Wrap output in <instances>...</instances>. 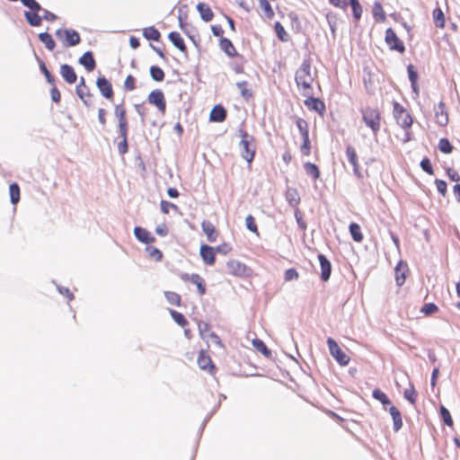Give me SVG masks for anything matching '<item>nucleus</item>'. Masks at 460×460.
Returning a JSON list of instances; mask_svg holds the SVG:
<instances>
[{
    "label": "nucleus",
    "instance_id": "nucleus-52",
    "mask_svg": "<svg viewBox=\"0 0 460 460\" xmlns=\"http://www.w3.org/2000/svg\"><path fill=\"white\" fill-rule=\"evenodd\" d=\"M246 84V81L238 82L236 83V86L241 90L242 96L245 99H249L252 96V93L251 90L244 87Z\"/></svg>",
    "mask_w": 460,
    "mask_h": 460
},
{
    "label": "nucleus",
    "instance_id": "nucleus-10",
    "mask_svg": "<svg viewBox=\"0 0 460 460\" xmlns=\"http://www.w3.org/2000/svg\"><path fill=\"white\" fill-rule=\"evenodd\" d=\"M318 260L321 266V279L323 281L329 280L332 274V264L325 255L318 254Z\"/></svg>",
    "mask_w": 460,
    "mask_h": 460
},
{
    "label": "nucleus",
    "instance_id": "nucleus-29",
    "mask_svg": "<svg viewBox=\"0 0 460 460\" xmlns=\"http://www.w3.org/2000/svg\"><path fill=\"white\" fill-rule=\"evenodd\" d=\"M349 229L351 237L355 242L360 243L363 240V234L361 233V228L358 224L354 222L350 223L349 226Z\"/></svg>",
    "mask_w": 460,
    "mask_h": 460
},
{
    "label": "nucleus",
    "instance_id": "nucleus-15",
    "mask_svg": "<svg viewBox=\"0 0 460 460\" xmlns=\"http://www.w3.org/2000/svg\"><path fill=\"white\" fill-rule=\"evenodd\" d=\"M134 234H135L136 238L143 243L149 244V243H154L155 240V238L154 236H152L151 234L147 230H146L145 228H143L141 226H136L134 228Z\"/></svg>",
    "mask_w": 460,
    "mask_h": 460
},
{
    "label": "nucleus",
    "instance_id": "nucleus-62",
    "mask_svg": "<svg viewBox=\"0 0 460 460\" xmlns=\"http://www.w3.org/2000/svg\"><path fill=\"white\" fill-rule=\"evenodd\" d=\"M124 87L128 91H132L135 89V78L133 75H128L124 82Z\"/></svg>",
    "mask_w": 460,
    "mask_h": 460
},
{
    "label": "nucleus",
    "instance_id": "nucleus-58",
    "mask_svg": "<svg viewBox=\"0 0 460 460\" xmlns=\"http://www.w3.org/2000/svg\"><path fill=\"white\" fill-rule=\"evenodd\" d=\"M160 207H161L162 212L164 213V214H168L170 208H172L174 210H178V207L175 204L171 203V202L166 201V200H162L161 204H160Z\"/></svg>",
    "mask_w": 460,
    "mask_h": 460
},
{
    "label": "nucleus",
    "instance_id": "nucleus-7",
    "mask_svg": "<svg viewBox=\"0 0 460 460\" xmlns=\"http://www.w3.org/2000/svg\"><path fill=\"white\" fill-rule=\"evenodd\" d=\"M385 40L391 50H395L400 53H403L405 51L403 42L398 38V36L392 28H388L385 31Z\"/></svg>",
    "mask_w": 460,
    "mask_h": 460
},
{
    "label": "nucleus",
    "instance_id": "nucleus-23",
    "mask_svg": "<svg viewBox=\"0 0 460 460\" xmlns=\"http://www.w3.org/2000/svg\"><path fill=\"white\" fill-rule=\"evenodd\" d=\"M220 49L229 57L237 56V51L232 41L227 38L221 37L219 40Z\"/></svg>",
    "mask_w": 460,
    "mask_h": 460
},
{
    "label": "nucleus",
    "instance_id": "nucleus-17",
    "mask_svg": "<svg viewBox=\"0 0 460 460\" xmlns=\"http://www.w3.org/2000/svg\"><path fill=\"white\" fill-rule=\"evenodd\" d=\"M79 64L82 65L89 72L94 70L96 62L93 52L86 51L84 53V55L79 58Z\"/></svg>",
    "mask_w": 460,
    "mask_h": 460
},
{
    "label": "nucleus",
    "instance_id": "nucleus-38",
    "mask_svg": "<svg viewBox=\"0 0 460 460\" xmlns=\"http://www.w3.org/2000/svg\"><path fill=\"white\" fill-rule=\"evenodd\" d=\"M372 395L376 400L379 401L385 407L386 405L391 404V401L389 400L387 395L384 392H382L380 389L373 390Z\"/></svg>",
    "mask_w": 460,
    "mask_h": 460
},
{
    "label": "nucleus",
    "instance_id": "nucleus-60",
    "mask_svg": "<svg viewBox=\"0 0 460 460\" xmlns=\"http://www.w3.org/2000/svg\"><path fill=\"white\" fill-rule=\"evenodd\" d=\"M298 272L295 269H288L285 271L284 279L286 281H291L298 279Z\"/></svg>",
    "mask_w": 460,
    "mask_h": 460
},
{
    "label": "nucleus",
    "instance_id": "nucleus-36",
    "mask_svg": "<svg viewBox=\"0 0 460 460\" xmlns=\"http://www.w3.org/2000/svg\"><path fill=\"white\" fill-rule=\"evenodd\" d=\"M150 75L154 81L162 82L164 79V72L157 66H152L150 67Z\"/></svg>",
    "mask_w": 460,
    "mask_h": 460
},
{
    "label": "nucleus",
    "instance_id": "nucleus-14",
    "mask_svg": "<svg viewBox=\"0 0 460 460\" xmlns=\"http://www.w3.org/2000/svg\"><path fill=\"white\" fill-rule=\"evenodd\" d=\"M60 74H61L62 77L64 78V80L67 84H72L76 82L77 75H76L73 66H71L70 65H67V64L62 65L60 66Z\"/></svg>",
    "mask_w": 460,
    "mask_h": 460
},
{
    "label": "nucleus",
    "instance_id": "nucleus-54",
    "mask_svg": "<svg viewBox=\"0 0 460 460\" xmlns=\"http://www.w3.org/2000/svg\"><path fill=\"white\" fill-rule=\"evenodd\" d=\"M421 169L428 174L432 175L434 173L431 162L429 158H423L420 164Z\"/></svg>",
    "mask_w": 460,
    "mask_h": 460
},
{
    "label": "nucleus",
    "instance_id": "nucleus-40",
    "mask_svg": "<svg viewBox=\"0 0 460 460\" xmlns=\"http://www.w3.org/2000/svg\"><path fill=\"white\" fill-rule=\"evenodd\" d=\"M75 93L77 94V96L82 100V102H84V104L85 106H90V102H89V98L92 96V94L90 93V91L88 88L86 89H83V88H75Z\"/></svg>",
    "mask_w": 460,
    "mask_h": 460
},
{
    "label": "nucleus",
    "instance_id": "nucleus-21",
    "mask_svg": "<svg viewBox=\"0 0 460 460\" xmlns=\"http://www.w3.org/2000/svg\"><path fill=\"white\" fill-rule=\"evenodd\" d=\"M307 97L308 98L305 101V104L307 106V108L309 110L322 113V111L325 109L324 103L318 98L312 97L310 95Z\"/></svg>",
    "mask_w": 460,
    "mask_h": 460
},
{
    "label": "nucleus",
    "instance_id": "nucleus-51",
    "mask_svg": "<svg viewBox=\"0 0 460 460\" xmlns=\"http://www.w3.org/2000/svg\"><path fill=\"white\" fill-rule=\"evenodd\" d=\"M404 398L409 401L411 404H414L416 402V392L412 385L409 389H406L403 393Z\"/></svg>",
    "mask_w": 460,
    "mask_h": 460
},
{
    "label": "nucleus",
    "instance_id": "nucleus-57",
    "mask_svg": "<svg viewBox=\"0 0 460 460\" xmlns=\"http://www.w3.org/2000/svg\"><path fill=\"white\" fill-rule=\"evenodd\" d=\"M302 138H303V144L301 146V152L303 155H308L310 154V148H311L309 136L302 137Z\"/></svg>",
    "mask_w": 460,
    "mask_h": 460
},
{
    "label": "nucleus",
    "instance_id": "nucleus-9",
    "mask_svg": "<svg viewBox=\"0 0 460 460\" xmlns=\"http://www.w3.org/2000/svg\"><path fill=\"white\" fill-rule=\"evenodd\" d=\"M96 86L103 97L110 100L113 97V90L111 82L104 76H100L96 80Z\"/></svg>",
    "mask_w": 460,
    "mask_h": 460
},
{
    "label": "nucleus",
    "instance_id": "nucleus-33",
    "mask_svg": "<svg viewBox=\"0 0 460 460\" xmlns=\"http://www.w3.org/2000/svg\"><path fill=\"white\" fill-rule=\"evenodd\" d=\"M10 200L13 205H15L20 200V187L17 183L13 182L9 186Z\"/></svg>",
    "mask_w": 460,
    "mask_h": 460
},
{
    "label": "nucleus",
    "instance_id": "nucleus-1",
    "mask_svg": "<svg viewBox=\"0 0 460 460\" xmlns=\"http://www.w3.org/2000/svg\"><path fill=\"white\" fill-rule=\"evenodd\" d=\"M22 4L28 7L30 11L24 12V17L27 22L32 27H38L41 24L42 20L54 22L58 16L41 5L36 0H21Z\"/></svg>",
    "mask_w": 460,
    "mask_h": 460
},
{
    "label": "nucleus",
    "instance_id": "nucleus-26",
    "mask_svg": "<svg viewBox=\"0 0 460 460\" xmlns=\"http://www.w3.org/2000/svg\"><path fill=\"white\" fill-rule=\"evenodd\" d=\"M168 38L170 41L174 45V47H176L179 50L182 52L186 51V45L180 33L172 31L169 33Z\"/></svg>",
    "mask_w": 460,
    "mask_h": 460
},
{
    "label": "nucleus",
    "instance_id": "nucleus-39",
    "mask_svg": "<svg viewBox=\"0 0 460 460\" xmlns=\"http://www.w3.org/2000/svg\"><path fill=\"white\" fill-rule=\"evenodd\" d=\"M373 16L376 21L383 22L385 20V13L383 10L382 4L376 2L373 6Z\"/></svg>",
    "mask_w": 460,
    "mask_h": 460
},
{
    "label": "nucleus",
    "instance_id": "nucleus-44",
    "mask_svg": "<svg viewBox=\"0 0 460 460\" xmlns=\"http://www.w3.org/2000/svg\"><path fill=\"white\" fill-rule=\"evenodd\" d=\"M287 199L291 206H296L300 201V198L294 189H289L287 191Z\"/></svg>",
    "mask_w": 460,
    "mask_h": 460
},
{
    "label": "nucleus",
    "instance_id": "nucleus-45",
    "mask_svg": "<svg viewBox=\"0 0 460 460\" xmlns=\"http://www.w3.org/2000/svg\"><path fill=\"white\" fill-rule=\"evenodd\" d=\"M274 29H275V32H276L278 38L281 41H288V34H287L284 27L282 26V24L279 22H275Z\"/></svg>",
    "mask_w": 460,
    "mask_h": 460
},
{
    "label": "nucleus",
    "instance_id": "nucleus-28",
    "mask_svg": "<svg viewBox=\"0 0 460 460\" xmlns=\"http://www.w3.org/2000/svg\"><path fill=\"white\" fill-rule=\"evenodd\" d=\"M143 36L146 40L158 41L161 38V33L155 26H150L143 29Z\"/></svg>",
    "mask_w": 460,
    "mask_h": 460
},
{
    "label": "nucleus",
    "instance_id": "nucleus-3",
    "mask_svg": "<svg viewBox=\"0 0 460 460\" xmlns=\"http://www.w3.org/2000/svg\"><path fill=\"white\" fill-rule=\"evenodd\" d=\"M238 134L241 137L239 148L242 157L251 164L255 155L254 137L243 129H239Z\"/></svg>",
    "mask_w": 460,
    "mask_h": 460
},
{
    "label": "nucleus",
    "instance_id": "nucleus-25",
    "mask_svg": "<svg viewBox=\"0 0 460 460\" xmlns=\"http://www.w3.org/2000/svg\"><path fill=\"white\" fill-rule=\"evenodd\" d=\"M389 412L393 418L394 430V431L400 430L402 427V420L401 412L395 406H393V405L390 406Z\"/></svg>",
    "mask_w": 460,
    "mask_h": 460
},
{
    "label": "nucleus",
    "instance_id": "nucleus-50",
    "mask_svg": "<svg viewBox=\"0 0 460 460\" xmlns=\"http://www.w3.org/2000/svg\"><path fill=\"white\" fill-rule=\"evenodd\" d=\"M438 310V307L434 303H427L421 307L420 312L425 315H430Z\"/></svg>",
    "mask_w": 460,
    "mask_h": 460
},
{
    "label": "nucleus",
    "instance_id": "nucleus-42",
    "mask_svg": "<svg viewBox=\"0 0 460 460\" xmlns=\"http://www.w3.org/2000/svg\"><path fill=\"white\" fill-rule=\"evenodd\" d=\"M439 412H440V416H441L444 423L449 427L453 426L454 422H453L451 414H450L449 411L444 405L440 406Z\"/></svg>",
    "mask_w": 460,
    "mask_h": 460
},
{
    "label": "nucleus",
    "instance_id": "nucleus-8",
    "mask_svg": "<svg viewBox=\"0 0 460 460\" xmlns=\"http://www.w3.org/2000/svg\"><path fill=\"white\" fill-rule=\"evenodd\" d=\"M147 101L150 104L155 105L157 108V110L160 112H162L163 114L165 112L166 102H165L164 94L161 90H159V89L153 90L149 93V95L147 97Z\"/></svg>",
    "mask_w": 460,
    "mask_h": 460
},
{
    "label": "nucleus",
    "instance_id": "nucleus-53",
    "mask_svg": "<svg viewBox=\"0 0 460 460\" xmlns=\"http://www.w3.org/2000/svg\"><path fill=\"white\" fill-rule=\"evenodd\" d=\"M407 71H408V76H409V80L411 84V86H414L417 84L418 73L414 69V66L412 65H409L407 66Z\"/></svg>",
    "mask_w": 460,
    "mask_h": 460
},
{
    "label": "nucleus",
    "instance_id": "nucleus-63",
    "mask_svg": "<svg viewBox=\"0 0 460 460\" xmlns=\"http://www.w3.org/2000/svg\"><path fill=\"white\" fill-rule=\"evenodd\" d=\"M147 250L149 251V256L151 258H154L155 261H160L162 259L163 254L159 249L152 247V248H147Z\"/></svg>",
    "mask_w": 460,
    "mask_h": 460
},
{
    "label": "nucleus",
    "instance_id": "nucleus-12",
    "mask_svg": "<svg viewBox=\"0 0 460 460\" xmlns=\"http://www.w3.org/2000/svg\"><path fill=\"white\" fill-rule=\"evenodd\" d=\"M346 155H347L348 161L353 166V172H354L355 175H357L358 178H361L362 175L358 170V155H357L355 148L351 146H348L346 148Z\"/></svg>",
    "mask_w": 460,
    "mask_h": 460
},
{
    "label": "nucleus",
    "instance_id": "nucleus-56",
    "mask_svg": "<svg viewBox=\"0 0 460 460\" xmlns=\"http://www.w3.org/2000/svg\"><path fill=\"white\" fill-rule=\"evenodd\" d=\"M245 225L248 230L251 232H257V226L254 220V217L252 215H248L245 218Z\"/></svg>",
    "mask_w": 460,
    "mask_h": 460
},
{
    "label": "nucleus",
    "instance_id": "nucleus-64",
    "mask_svg": "<svg viewBox=\"0 0 460 460\" xmlns=\"http://www.w3.org/2000/svg\"><path fill=\"white\" fill-rule=\"evenodd\" d=\"M119 133L121 138H128V122H123L118 124Z\"/></svg>",
    "mask_w": 460,
    "mask_h": 460
},
{
    "label": "nucleus",
    "instance_id": "nucleus-4",
    "mask_svg": "<svg viewBox=\"0 0 460 460\" xmlns=\"http://www.w3.org/2000/svg\"><path fill=\"white\" fill-rule=\"evenodd\" d=\"M362 119L374 135L380 129V113L376 109L367 107L362 110Z\"/></svg>",
    "mask_w": 460,
    "mask_h": 460
},
{
    "label": "nucleus",
    "instance_id": "nucleus-5",
    "mask_svg": "<svg viewBox=\"0 0 460 460\" xmlns=\"http://www.w3.org/2000/svg\"><path fill=\"white\" fill-rule=\"evenodd\" d=\"M55 35L66 47H74L81 41L80 34L72 29H58Z\"/></svg>",
    "mask_w": 460,
    "mask_h": 460
},
{
    "label": "nucleus",
    "instance_id": "nucleus-61",
    "mask_svg": "<svg viewBox=\"0 0 460 460\" xmlns=\"http://www.w3.org/2000/svg\"><path fill=\"white\" fill-rule=\"evenodd\" d=\"M435 183H436L438 191L442 196H445L447 194V182L445 181H443V180H436Z\"/></svg>",
    "mask_w": 460,
    "mask_h": 460
},
{
    "label": "nucleus",
    "instance_id": "nucleus-46",
    "mask_svg": "<svg viewBox=\"0 0 460 460\" xmlns=\"http://www.w3.org/2000/svg\"><path fill=\"white\" fill-rule=\"evenodd\" d=\"M349 4L352 8L354 18L357 20L360 19L363 11L358 0H349Z\"/></svg>",
    "mask_w": 460,
    "mask_h": 460
},
{
    "label": "nucleus",
    "instance_id": "nucleus-2",
    "mask_svg": "<svg viewBox=\"0 0 460 460\" xmlns=\"http://www.w3.org/2000/svg\"><path fill=\"white\" fill-rule=\"evenodd\" d=\"M295 80L296 85L304 89V95L308 96L312 92V83L314 77L311 75V64L308 59H305L296 72Z\"/></svg>",
    "mask_w": 460,
    "mask_h": 460
},
{
    "label": "nucleus",
    "instance_id": "nucleus-55",
    "mask_svg": "<svg viewBox=\"0 0 460 460\" xmlns=\"http://www.w3.org/2000/svg\"><path fill=\"white\" fill-rule=\"evenodd\" d=\"M114 112L115 116L119 119V123H122V121L128 122L126 119V111L123 107H121L120 105H116Z\"/></svg>",
    "mask_w": 460,
    "mask_h": 460
},
{
    "label": "nucleus",
    "instance_id": "nucleus-31",
    "mask_svg": "<svg viewBox=\"0 0 460 460\" xmlns=\"http://www.w3.org/2000/svg\"><path fill=\"white\" fill-rule=\"evenodd\" d=\"M252 345L256 349V350L260 351L265 357L270 358L271 356L270 349L267 348L266 344L261 340H260V339L252 340Z\"/></svg>",
    "mask_w": 460,
    "mask_h": 460
},
{
    "label": "nucleus",
    "instance_id": "nucleus-41",
    "mask_svg": "<svg viewBox=\"0 0 460 460\" xmlns=\"http://www.w3.org/2000/svg\"><path fill=\"white\" fill-rule=\"evenodd\" d=\"M169 312H170L172 318L174 320V322L178 325H180L181 327H184L185 325H187L188 321L186 320L185 316L181 313H179L172 309H170Z\"/></svg>",
    "mask_w": 460,
    "mask_h": 460
},
{
    "label": "nucleus",
    "instance_id": "nucleus-16",
    "mask_svg": "<svg viewBox=\"0 0 460 460\" xmlns=\"http://www.w3.org/2000/svg\"><path fill=\"white\" fill-rule=\"evenodd\" d=\"M435 117L437 123L439 126H446L448 122L447 113L446 111L444 102H440L438 106L435 107Z\"/></svg>",
    "mask_w": 460,
    "mask_h": 460
},
{
    "label": "nucleus",
    "instance_id": "nucleus-6",
    "mask_svg": "<svg viewBox=\"0 0 460 460\" xmlns=\"http://www.w3.org/2000/svg\"><path fill=\"white\" fill-rule=\"evenodd\" d=\"M327 345L330 354L341 366H347L349 364V357L342 351L338 343L332 338L327 339Z\"/></svg>",
    "mask_w": 460,
    "mask_h": 460
},
{
    "label": "nucleus",
    "instance_id": "nucleus-37",
    "mask_svg": "<svg viewBox=\"0 0 460 460\" xmlns=\"http://www.w3.org/2000/svg\"><path fill=\"white\" fill-rule=\"evenodd\" d=\"M433 19L435 24L438 28H444L445 26V17L442 10L439 7H437L433 11Z\"/></svg>",
    "mask_w": 460,
    "mask_h": 460
},
{
    "label": "nucleus",
    "instance_id": "nucleus-49",
    "mask_svg": "<svg viewBox=\"0 0 460 460\" xmlns=\"http://www.w3.org/2000/svg\"><path fill=\"white\" fill-rule=\"evenodd\" d=\"M164 295L171 305H180L181 296L177 293L167 291Z\"/></svg>",
    "mask_w": 460,
    "mask_h": 460
},
{
    "label": "nucleus",
    "instance_id": "nucleus-11",
    "mask_svg": "<svg viewBox=\"0 0 460 460\" xmlns=\"http://www.w3.org/2000/svg\"><path fill=\"white\" fill-rule=\"evenodd\" d=\"M226 268L228 272L234 276H243L246 272V266L236 260L229 261L226 263Z\"/></svg>",
    "mask_w": 460,
    "mask_h": 460
},
{
    "label": "nucleus",
    "instance_id": "nucleus-34",
    "mask_svg": "<svg viewBox=\"0 0 460 460\" xmlns=\"http://www.w3.org/2000/svg\"><path fill=\"white\" fill-rule=\"evenodd\" d=\"M36 58L39 62V66H40V71L43 73L47 82L50 84H54L55 83V78L54 76L51 75V73L49 71V69L47 68L44 61H42L40 58H39L37 56H36Z\"/></svg>",
    "mask_w": 460,
    "mask_h": 460
},
{
    "label": "nucleus",
    "instance_id": "nucleus-32",
    "mask_svg": "<svg viewBox=\"0 0 460 460\" xmlns=\"http://www.w3.org/2000/svg\"><path fill=\"white\" fill-rule=\"evenodd\" d=\"M197 362H198L199 367L203 370H207L208 367H210V368L214 367L211 358L208 356L205 355L202 351L200 352L199 356L198 357Z\"/></svg>",
    "mask_w": 460,
    "mask_h": 460
},
{
    "label": "nucleus",
    "instance_id": "nucleus-27",
    "mask_svg": "<svg viewBox=\"0 0 460 460\" xmlns=\"http://www.w3.org/2000/svg\"><path fill=\"white\" fill-rule=\"evenodd\" d=\"M39 40L45 45L46 49L49 51H52L56 47V42L53 40L52 36L47 32H40L39 34Z\"/></svg>",
    "mask_w": 460,
    "mask_h": 460
},
{
    "label": "nucleus",
    "instance_id": "nucleus-22",
    "mask_svg": "<svg viewBox=\"0 0 460 460\" xmlns=\"http://www.w3.org/2000/svg\"><path fill=\"white\" fill-rule=\"evenodd\" d=\"M226 117V111L221 105H216L210 112V120L214 122H223Z\"/></svg>",
    "mask_w": 460,
    "mask_h": 460
},
{
    "label": "nucleus",
    "instance_id": "nucleus-24",
    "mask_svg": "<svg viewBox=\"0 0 460 460\" xmlns=\"http://www.w3.org/2000/svg\"><path fill=\"white\" fill-rule=\"evenodd\" d=\"M202 231L207 235L209 242H215L217 239V231L214 225L209 221H203L201 223Z\"/></svg>",
    "mask_w": 460,
    "mask_h": 460
},
{
    "label": "nucleus",
    "instance_id": "nucleus-20",
    "mask_svg": "<svg viewBox=\"0 0 460 460\" xmlns=\"http://www.w3.org/2000/svg\"><path fill=\"white\" fill-rule=\"evenodd\" d=\"M395 281L397 286L401 287L404 284L406 276L405 273L407 271V264L403 261H400L395 269Z\"/></svg>",
    "mask_w": 460,
    "mask_h": 460
},
{
    "label": "nucleus",
    "instance_id": "nucleus-47",
    "mask_svg": "<svg viewBox=\"0 0 460 460\" xmlns=\"http://www.w3.org/2000/svg\"><path fill=\"white\" fill-rule=\"evenodd\" d=\"M438 149L444 154H450L453 146L447 138H441L438 142Z\"/></svg>",
    "mask_w": 460,
    "mask_h": 460
},
{
    "label": "nucleus",
    "instance_id": "nucleus-13",
    "mask_svg": "<svg viewBox=\"0 0 460 460\" xmlns=\"http://www.w3.org/2000/svg\"><path fill=\"white\" fill-rule=\"evenodd\" d=\"M199 253L206 264L213 265L215 263V251L213 247L208 244H202L200 246Z\"/></svg>",
    "mask_w": 460,
    "mask_h": 460
},
{
    "label": "nucleus",
    "instance_id": "nucleus-18",
    "mask_svg": "<svg viewBox=\"0 0 460 460\" xmlns=\"http://www.w3.org/2000/svg\"><path fill=\"white\" fill-rule=\"evenodd\" d=\"M182 279L190 280L191 283L196 285L199 295H204L206 293V284L204 279L199 274H192L190 276L185 274Z\"/></svg>",
    "mask_w": 460,
    "mask_h": 460
},
{
    "label": "nucleus",
    "instance_id": "nucleus-19",
    "mask_svg": "<svg viewBox=\"0 0 460 460\" xmlns=\"http://www.w3.org/2000/svg\"><path fill=\"white\" fill-rule=\"evenodd\" d=\"M196 9L199 13L200 18L204 22H208L213 19L214 13H213L211 8L207 4L202 3V2L198 3L196 5Z\"/></svg>",
    "mask_w": 460,
    "mask_h": 460
},
{
    "label": "nucleus",
    "instance_id": "nucleus-30",
    "mask_svg": "<svg viewBox=\"0 0 460 460\" xmlns=\"http://www.w3.org/2000/svg\"><path fill=\"white\" fill-rule=\"evenodd\" d=\"M395 119L397 124L401 126L402 128H410L413 122L411 116L408 112L397 115V117H395Z\"/></svg>",
    "mask_w": 460,
    "mask_h": 460
},
{
    "label": "nucleus",
    "instance_id": "nucleus-48",
    "mask_svg": "<svg viewBox=\"0 0 460 460\" xmlns=\"http://www.w3.org/2000/svg\"><path fill=\"white\" fill-rule=\"evenodd\" d=\"M296 127H297L302 137L309 136L308 124H307L306 120H305L304 119H301V118L297 119Z\"/></svg>",
    "mask_w": 460,
    "mask_h": 460
},
{
    "label": "nucleus",
    "instance_id": "nucleus-59",
    "mask_svg": "<svg viewBox=\"0 0 460 460\" xmlns=\"http://www.w3.org/2000/svg\"><path fill=\"white\" fill-rule=\"evenodd\" d=\"M56 286L58 293L66 296L69 301L75 298L74 294L67 288L59 286L58 284H56Z\"/></svg>",
    "mask_w": 460,
    "mask_h": 460
},
{
    "label": "nucleus",
    "instance_id": "nucleus-43",
    "mask_svg": "<svg viewBox=\"0 0 460 460\" xmlns=\"http://www.w3.org/2000/svg\"><path fill=\"white\" fill-rule=\"evenodd\" d=\"M259 5H260V8L264 12L265 16L267 18L270 19L273 17L274 12H273L271 5L268 0H260Z\"/></svg>",
    "mask_w": 460,
    "mask_h": 460
},
{
    "label": "nucleus",
    "instance_id": "nucleus-35",
    "mask_svg": "<svg viewBox=\"0 0 460 460\" xmlns=\"http://www.w3.org/2000/svg\"><path fill=\"white\" fill-rule=\"evenodd\" d=\"M304 169L306 174L312 176L314 180L319 178L320 171L314 164L307 162L304 164Z\"/></svg>",
    "mask_w": 460,
    "mask_h": 460
}]
</instances>
